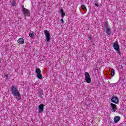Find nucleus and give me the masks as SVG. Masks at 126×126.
Segmentation results:
<instances>
[{
  "label": "nucleus",
  "mask_w": 126,
  "mask_h": 126,
  "mask_svg": "<svg viewBox=\"0 0 126 126\" xmlns=\"http://www.w3.org/2000/svg\"><path fill=\"white\" fill-rule=\"evenodd\" d=\"M10 89L12 94L15 97L16 100L17 101H20L21 100V94H20V93H19L16 87L14 85H12V87H10Z\"/></svg>",
  "instance_id": "nucleus-1"
},
{
  "label": "nucleus",
  "mask_w": 126,
  "mask_h": 126,
  "mask_svg": "<svg viewBox=\"0 0 126 126\" xmlns=\"http://www.w3.org/2000/svg\"><path fill=\"white\" fill-rule=\"evenodd\" d=\"M104 28L105 29V30H104V31L106 32V34L110 36V35H111V34L112 33V32L111 30V28L109 27V23H108V22L105 23Z\"/></svg>",
  "instance_id": "nucleus-2"
},
{
  "label": "nucleus",
  "mask_w": 126,
  "mask_h": 126,
  "mask_svg": "<svg viewBox=\"0 0 126 126\" xmlns=\"http://www.w3.org/2000/svg\"><path fill=\"white\" fill-rule=\"evenodd\" d=\"M44 34L45 35L46 39L47 42H49L51 39V34H50V32L47 30H44Z\"/></svg>",
  "instance_id": "nucleus-3"
},
{
  "label": "nucleus",
  "mask_w": 126,
  "mask_h": 126,
  "mask_svg": "<svg viewBox=\"0 0 126 126\" xmlns=\"http://www.w3.org/2000/svg\"><path fill=\"white\" fill-rule=\"evenodd\" d=\"M85 80H86L87 83H90V82H91V78L88 72L85 73Z\"/></svg>",
  "instance_id": "nucleus-4"
},
{
  "label": "nucleus",
  "mask_w": 126,
  "mask_h": 126,
  "mask_svg": "<svg viewBox=\"0 0 126 126\" xmlns=\"http://www.w3.org/2000/svg\"><path fill=\"white\" fill-rule=\"evenodd\" d=\"M113 48L115 51L119 54L121 55V52L120 51V47L118 43H114L113 44Z\"/></svg>",
  "instance_id": "nucleus-5"
},
{
  "label": "nucleus",
  "mask_w": 126,
  "mask_h": 126,
  "mask_svg": "<svg viewBox=\"0 0 126 126\" xmlns=\"http://www.w3.org/2000/svg\"><path fill=\"white\" fill-rule=\"evenodd\" d=\"M35 72L36 74H37L36 76L39 78V79H42V78H43V76L42 75V73H41V70L40 68H37Z\"/></svg>",
  "instance_id": "nucleus-6"
},
{
  "label": "nucleus",
  "mask_w": 126,
  "mask_h": 126,
  "mask_svg": "<svg viewBox=\"0 0 126 126\" xmlns=\"http://www.w3.org/2000/svg\"><path fill=\"white\" fill-rule=\"evenodd\" d=\"M22 14H23L24 16H29L30 15V11L28 10L27 9H24L22 10Z\"/></svg>",
  "instance_id": "nucleus-7"
},
{
  "label": "nucleus",
  "mask_w": 126,
  "mask_h": 126,
  "mask_svg": "<svg viewBox=\"0 0 126 126\" xmlns=\"http://www.w3.org/2000/svg\"><path fill=\"white\" fill-rule=\"evenodd\" d=\"M111 101L112 103H114L115 104H118V103H119V100L117 97H112L111 98Z\"/></svg>",
  "instance_id": "nucleus-8"
},
{
  "label": "nucleus",
  "mask_w": 126,
  "mask_h": 126,
  "mask_svg": "<svg viewBox=\"0 0 126 126\" xmlns=\"http://www.w3.org/2000/svg\"><path fill=\"white\" fill-rule=\"evenodd\" d=\"M44 106L45 105L43 104H40L38 106L39 113H43V112H44Z\"/></svg>",
  "instance_id": "nucleus-9"
},
{
  "label": "nucleus",
  "mask_w": 126,
  "mask_h": 126,
  "mask_svg": "<svg viewBox=\"0 0 126 126\" xmlns=\"http://www.w3.org/2000/svg\"><path fill=\"white\" fill-rule=\"evenodd\" d=\"M111 106L112 108L111 111H112V112H116L117 110V107H116V104L111 103Z\"/></svg>",
  "instance_id": "nucleus-10"
},
{
  "label": "nucleus",
  "mask_w": 126,
  "mask_h": 126,
  "mask_svg": "<svg viewBox=\"0 0 126 126\" xmlns=\"http://www.w3.org/2000/svg\"><path fill=\"white\" fill-rule=\"evenodd\" d=\"M60 13L61 14V17H62V18H64V16H65V13L63 9L60 10Z\"/></svg>",
  "instance_id": "nucleus-11"
},
{
  "label": "nucleus",
  "mask_w": 126,
  "mask_h": 126,
  "mask_svg": "<svg viewBox=\"0 0 126 126\" xmlns=\"http://www.w3.org/2000/svg\"><path fill=\"white\" fill-rule=\"evenodd\" d=\"M17 42L19 44H24V39L22 38H19Z\"/></svg>",
  "instance_id": "nucleus-12"
},
{
  "label": "nucleus",
  "mask_w": 126,
  "mask_h": 126,
  "mask_svg": "<svg viewBox=\"0 0 126 126\" xmlns=\"http://www.w3.org/2000/svg\"><path fill=\"white\" fill-rule=\"evenodd\" d=\"M120 120H121V118L119 116H115L114 117V123H118V122H119V121H120Z\"/></svg>",
  "instance_id": "nucleus-13"
},
{
  "label": "nucleus",
  "mask_w": 126,
  "mask_h": 126,
  "mask_svg": "<svg viewBox=\"0 0 126 126\" xmlns=\"http://www.w3.org/2000/svg\"><path fill=\"white\" fill-rule=\"evenodd\" d=\"M39 97H40V98H43V97H44V92H43V91L40 90L39 91Z\"/></svg>",
  "instance_id": "nucleus-14"
},
{
  "label": "nucleus",
  "mask_w": 126,
  "mask_h": 126,
  "mask_svg": "<svg viewBox=\"0 0 126 126\" xmlns=\"http://www.w3.org/2000/svg\"><path fill=\"white\" fill-rule=\"evenodd\" d=\"M93 40V37L91 36V35H89L88 38V41H90V42L92 43Z\"/></svg>",
  "instance_id": "nucleus-15"
},
{
  "label": "nucleus",
  "mask_w": 126,
  "mask_h": 126,
  "mask_svg": "<svg viewBox=\"0 0 126 126\" xmlns=\"http://www.w3.org/2000/svg\"><path fill=\"white\" fill-rule=\"evenodd\" d=\"M82 8L84 10V11H86L87 9H86V7H85V6L84 5H82L81 6Z\"/></svg>",
  "instance_id": "nucleus-16"
},
{
  "label": "nucleus",
  "mask_w": 126,
  "mask_h": 126,
  "mask_svg": "<svg viewBox=\"0 0 126 126\" xmlns=\"http://www.w3.org/2000/svg\"><path fill=\"white\" fill-rule=\"evenodd\" d=\"M111 75L112 76H114V75H115V70H114V69L111 70Z\"/></svg>",
  "instance_id": "nucleus-17"
},
{
  "label": "nucleus",
  "mask_w": 126,
  "mask_h": 126,
  "mask_svg": "<svg viewBox=\"0 0 126 126\" xmlns=\"http://www.w3.org/2000/svg\"><path fill=\"white\" fill-rule=\"evenodd\" d=\"M29 35L31 38H34V34L32 33H30Z\"/></svg>",
  "instance_id": "nucleus-18"
},
{
  "label": "nucleus",
  "mask_w": 126,
  "mask_h": 126,
  "mask_svg": "<svg viewBox=\"0 0 126 126\" xmlns=\"http://www.w3.org/2000/svg\"><path fill=\"white\" fill-rule=\"evenodd\" d=\"M11 4H12V6H14V5H15L16 4V2H15V0H13Z\"/></svg>",
  "instance_id": "nucleus-19"
},
{
  "label": "nucleus",
  "mask_w": 126,
  "mask_h": 126,
  "mask_svg": "<svg viewBox=\"0 0 126 126\" xmlns=\"http://www.w3.org/2000/svg\"><path fill=\"white\" fill-rule=\"evenodd\" d=\"M61 23H64V21L63 20V17H61Z\"/></svg>",
  "instance_id": "nucleus-20"
},
{
  "label": "nucleus",
  "mask_w": 126,
  "mask_h": 126,
  "mask_svg": "<svg viewBox=\"0 0 126 126\" xmlns=\"http://www.w3.org/2000/svg\"><path fill=\"white\" fill-rule=\"evenodd\" d=\"M22 10H23V9H26V8H24V6H22Z\"/></svg>",
  "instance_id": "nucleus-21"
},
{
  "label": "nucleus",
  "mask_w": 126,
  "mask_h": 126,
  "mask_svg": "<svg viewBox=\"0 0 126 126\" xmlns=\"http://www.w3.org/2000/svg\"><path fill=\"white\" fill-rule=\"evenodd\" d=\"M95 5H96V6H97V7H99V5L97 4H95Z\"/></svg>",
  "instance_id": "nucleus-22"
},
{
  "label": "nucleus",
  "mask_w": 126,
  "mask_h": 126,
  "mask_svg": "<svg viewBox=\"0 0 126 126\" xmlns=\"http://www.w3.org/2000/svg\"><path fill=\"white\" fill-rule=\"evenodd\" d=\"M6 77L7 78H8V75H6Z\"/></svg>",
  "instance_id": "nucleus-23"
},
{
  "label": "nucleus",
  "mask_w": 126,
  "mask_h": 126,
  "mask_svg": "<svg viewBox=\"0 0 126 126\" xmlns=\"http://www.w3.org/2000/svg\"><path fill=\"white\" fill-rule=\"evenodd\" d=\"M0 63H1V60H0Z\"/></svg>",
  "instance_id": "nucleus-24"
}]
</instances>
